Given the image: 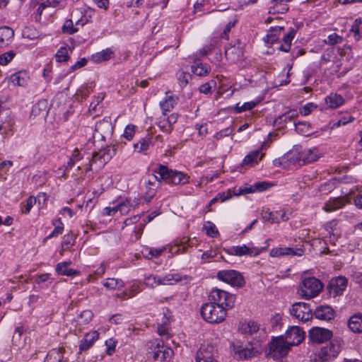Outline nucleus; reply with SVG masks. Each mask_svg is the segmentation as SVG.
Segmentation results:
<instances>
[{"label": "nucleus", "mask_w": 362, "mask_h": 362, "mask_svg": "<svg viewBox=\"0 0 362 362\" xmlns=\"http://www.w3.org/2000/svg\"><path fill=\"white\" fill-rule=\"evenodd\" d=\"M294 125L296 132L300 134L308 136L312 134V129L310 125L308 123L298 122L297 123L295 122Z\"/></svg>", "instance_id": "40"}, {"label": "nucleus", "mask_w": 362, "mask_h": 362, "mask_svg": "<svg viewBox=\"0 0 362 362\" xmlns=\"http://www.w3.org/2000/svg\"><path fill=\"white\" fill-rule=\"evenodd\" d=\"M348 325L352 332L355 333L362 332V314H356L351 317Z\"/></svg>", "instance_id": "26"}, {"label": "nucleus", "mask_w": 362, "mask_h": 362, "mask_svg": "<svg viewBox=\"0 0 362 362\" xmlns=\"http://www.w3.org/2000/svg\"><path fill=\"white\" fill-rule=\"evenodd\" d=\"M29 79V75L25 71H20L16 72L11 75L10 78L11 82L13 85L22 87H25L28 84Z\"/></svg>", "instance_id": "22"}, {"label": "nucleus", "mask_w": 362, "mask_h": 362, "mask_svg": "<svg viewBox=\"0 0 362 362\" xmlns=\"http://www.w3.org/2000/svg\"><path fill=\"white\" fill-rule=\"evenodd\" d=\"M113 130L111 119L110 117L104 118L96 123L93 138L104 141L112 135Z\"/></svg>", "instance_id": "8"}, {"label": "nucleus", "mask_w": 362, "mask_h": 362, "mask_svg": "<svg viewBox=\"0 0 362 362\" xmlns=\"http://www.w3.org/2000/svg\"><path fill=\"white\" fill-rule=\"evenodd\" d=\"M341 339H334L331 341L329 344L321 348L318 354L319 360L325 362L337 357L341 351Z\"/></svg>", "instance_id": "5"}, {"label": "nucleus", "mask_w": 362, "mask_h": 362, "mask_svg": "<svg viewBox=\"0 0 362 362\" xmlns=\"http://www.w3.org/2000/svg\"><path fill=\"white\" fill-rule=\"evenodd\" d=\"M322 284L315 277H308L303 280V286L298 293L302 297L310 299L317 296L322 291Z\"/></svg>", "instance_id": "3"}, {"label": "nucleus", "mask_w": 362, "mask_h": 362, "mask_svg": "<svg viewBox=\"0 0 362 362\" xmlns=\"http://www.w3.org/2000/svg\"><path fill=\"white\" fill-rule=\"evenodd\" d=\"M299 112L294 109L289 110L284 114L279 116L274 121V126L281 127L284 124L291 120L295 119L298 117Z\"/></svg>", "instance_id": "21"}, {"label": "nucleus", "mask_w": 362, "mask_h": 362, "mask_svg": "<svg viewBox=\"0 0 362 362\" xmlns=\"http://www.w3.org/2000/svg\"><path fill=\"white\" fill-rule=\"evenodd\" d=\"M104 98V95H98V97L95 98V101L92 102L90 104V106H89V111L90 112H92V111H95L96 110V107L99 105V103L103 100Z\"/></svg>", "instance_id": "64"}, {"label": "nucleus", "mask_w": 362, "mask_h": 362, "mask_svg": "<svg viewBox=\"0 0 362 362\" xmlns=\"http://www.w3.org/2000/svg\"><path fill=\"white\" fill-rule=\"evenodd\" d=\"M284 30L283 26H276L274 28H271L269 30L268 34L266 35L264 40L267 43H274L278 39V35H280L281 31Z\"/></svg>", "instance_id": "35"}, {"label": "nucleus", "mask_w": 362, "mask_h": 362, "mask_svg": "<svg viewBox=\"0 0 362 362\" xmlns=\"http://www.w3.org/2000/svg\"><path fill=\"white\" fill-rule=\"evenodd\" d=\"M266 249V247H254L252 246V244H250L249 245H243L240 246H233L227 250V252L230 255L240 257L244 255L255 257L259 255L263 250H265Z\"/></svg>", "instance_id": "9"}, {"label": "nucleus", "mask_w": 362, "mask_h": 362, "mask_svg": "<svg viewBox=\"0 0 362 362\" xmlns=\"http://www.w3.org/2000/svg\"><path fill=\"white\" fill-rule=\"evenodd\" d=\"M13 119L10 116H7L5 119H1L0 134L6 133L11 131L13 127Z\"/></svg>", "instance_id": "45"}, {"label": "nucleus", "mask_w": 362, "mask_h": 362, "mask_svg": "<svg viewBox=\"0 0 362 362\" xmlns=\"http://www.w3.org/2000/svg\"><path fill=\"white\" fill-rule=\"evenodd\" d=\"M361 24V20L359 18L356 19L351 26V31L355 34L354 38L356 40H359L361 38V35L360 33Z\"/></svg>", "instance_id": "51"}, {"label": "nucleus", "mask_w": 362, "mask_h": 362, "mask_svg": "<svg viewBox=\"0 0 362 362\" xmlns=\"http://www.w3.org/2000/svg\"><path fill=\"white\" fill-rule=\"evenodd\" d=\"M55 57L59 62H66L69 58L67 49L65 47H61L56 53Z\"/></svg>", "instance_id": "49"}, {"label": "nucleus", "mask_w": 362, "mask_h": 362, "mask_svg": "<svg viewBox=\"0 0 362 362\" xmlns=\"http://www.w3.org/2000/svg\"><path fill=\"white\" fill-rule=\"evenodd\" d=\"M347 284L348 281L344 276H338L332 279L329 284L331 292L333 293L334 296L341 295L346 288Z\"/></svg>", "instance_id": "16"}, {"label": "nucleus", "mask_w": 362, "mask_h": 362, "mask_svg": "<svg viewBox=\"0 0 362 362\" xmlns=\"http://www.w3.org/2000/svg\"><path fill=\"white\" fill-rule=\"evenodd\" d=\"M314 315L319 320H330L334 318L335 312L331 306L320 305L315 309Z\"/></svg>", "instance_id": "17"}, {"label": "nucleus", "mask_w": 362, "mask_h": 362, "mask_svg": "<svg viewBox=\"0 0 362 362\" xmlns=\"http://www.w3.org/2000/svg\"><path fill=\"white\" fill-rule=\"evenodd\" d=\"M217 277L232 286L242 288L245 284V281L242 274L235 270H222L217 273Z\"/></svg>", "instance_id": "6"}, {"label": "nucleus", "mask_w": 362, "mask_h": 362, "mask_svg": "<svg viewBox=\"0 0 362 362\" xmlns=\"http://www.w3.org/2000/svg\"><path fill=\"white\" fill-rule=\"evenodd\" d=\"M151 138L147 136L146 138H142L139 142L134 144V151L141 153L146 151L150 145Z\"/></svg>", "instance_id": "41"}, {"label": "nucleus", "mask_w": 362, "mask_h": 362, "mask_svg": "<svg viewBox=\"0 0 362 362\" xmlns=\"http://www.w3.org/2000/svg\"><path fill=\"white\" fill-rule=\"evenodd\" d=\"M62 30L64 33L69 35L74 34L78 30V28L74 26L72 20H66L62 27Z\"/></svg>", "instance_id": "48"}, {"label": "nucleus", "mask_w": 362, "mask_h": 362, "mask_svg": "<svg viewBox=\"0 0 362 362\" xmlns=\"http://www.w3.org/2000/svg\"><path fill=\"white\" fill-rule=\"evenodd\" d=\"M15 56V53L13 51H9L0 56V64L6 65L10 62Z\"/></svg>", "instance_id": "53"}, {"label": "nucleus", "mask_w": 362, "mask_h": 362, "mask_svg": "<svg viewBox=\"0 0 362 362\" xmlns=\"http://www.w3.org/2000/svg\"><path fill=\"white\" fill-rule=\"evenodd\" d=\"M317 106L315 104L312 103H308L305 105H304L302 108H300L298 112L303 115H308Z\"/></svg>", "instance_id": "57"}, {"label": "nucleus", "mask_w": 362, "mask_h": 362, "mask_svg": "<svg viewBox=\"0 0 362 362\" xmlns=\"http://www.w3.org/2000/svg\"><path fill=\"white\" fill-rule=\"evenodd\" d=\"M291 314L302 322L312 319L313 313L308 304L303 302L296 303L292 305Z\"/></svg>", "instance_id": "10"}, {"label": "nucleus", "mask_w": 362, "mask_h": 362, "mask_svg": "<svg viewBox=\"0 0 362 362\" xmlns=\"http://www.w3.org/2000/svg\"><path fill=\"white\" fill-rule=\"evenodd\" d=\"M216 349L212 345H202L196 354V362H217L215 359Z\"/></svg>", "instance_id": "13"}, {"label": "nucleus", "mask_w": 362, "mask_h": 362, "mask_svg": "<svg viewBox=\"0 0 362 362\" xmlns=\"http://www.w3.org/2000/svg\"><path fill=\"white\" fill-rule=\"evenodd\" d=\"M92 317L93 313L90 310H84L81 313L79 316V322L87 324L92 320Z\"/></svg>", "instance_id": "56"}, {"label": "nucleus", "mask_w": 362, "mask_h": 362, "mask_svg": "<svg viewBox=\"0 0 362 362\" xmlns=\"http://www.w3.org/2000/svg\"><path fill=\"white\" fill-rule=\"evenodd\" d=\"M290 346L283 337L274 338L269 344V354L274 358L278 359L286 356Z\"/></svg>", "instance_id": "7"}, {"label": "nucleus", "mask_w": 362, "mask_h": 362, "mask_svg": "<svg viewBox=\"0 0 362 362\" xmlns=\"http://www.w3.org/2000/svg\"><path fill=\"white\" fill-rule=\"evenodd\" d=\"M305 338V332L298 326L291 327L285 334L284 340L289 346L298 345Z\"/></svg>", "instance_id": "12"}, {"label": "nucleus", "mask_w": 362, "mask_h": 362, "mask_svg": "<svg viewBox=\"0 0 362 362\" xmlns=\"http://www.w3.org/2000/svg\"><path fill=\"white\" fill-rule=\"evenodd\" d=\"M107 346V354L111 356L115 351L116 341L112 339H110L105 341Z\"/></svg>", "instance_id": "58"}, {"label": "nucleus", "mask_w": 362, "mask_h": 362, "mask_svg": "<svg viewBox=\"0 0 362 362\" xmlns=\"http://www.w3.org/2000/svg\"><path fill=\"white\" fill-rule=\"evenodd\" d=\"M291 0H272L271 3L273 4L272 6L269 8V13H284L288 10V7L287 5H283L281 9L278 8V4H281L284 1H291Z\"/></svg>", "instance_id": "39"}, {"label": "nucleus", "mask_w": 362, "mask_h": 362, "mask_svg": "<svg viewBox=\"0 0 362 362\" xmlns=\"http://www.w3.org/2000/svg\"><path fill=\"white\" fill-rule=\"evenodd\" d=\"M326 44L329 45H335L342 42L343 37L337 33H332L327 37V40H324Z\"/></svg>", "instance_id": "50"}, {"label": "nucleus", "mask_w": 362, "mask_h": 362, "mask_svg": "<svg viewBox=\"0 0 362 362\" xmlns=\"http://www.w3.org/2000/svg\"><path fill=\"white\" fill-rule=\"evenodd\" d=\"M260 154V150H255L254 151L250 152L248 155H247L243 161V165H249L252 166L254 163H257L259 160H261L264 154H262L259 158Z\"/></svg>", "instance_id": "32"}, {"label": "nucleus", "mask_w": 362, "mask_h": 362, "mask_svg": "<svg viewBox=\"0 0 362 362\" xmlns=\"http://www.w3.org/2000/svg\"><path fill=\"white\" fill-rule=\"evenodd\" d=\"M209 298L212 303L222 307L227 312L234 306L235 296L223 290L215 288L211 291Z\"/></svg>", "instance_id": "2"}, {"label": "nucleus", "mask_w": 362, "mask_h": 362, "mask_svg": "<svg viewBox=\"0 0 362 362\" xmlns=\"http://www.w3.org/2000/svg\"><path fill=\"white\" fill-rule=\"evenodd\" d=\"M178 100V97L174 95H166L165 99L160 102V107L163 112V114L165 115L166 112L170 111L177 103Z\"/></svg>", "instance_id": "29"}, {"label": "nucleus", "mask_w": 362, "mask_h": 362, "mask_svg": "<svg viewBox=\"0 0 362 362\" xmlns=\"http://www.w3.org/2000/svg\"><path fill=\"white\" fill-rule=\"evenodd\" d=\"M204 229L206 233L211 237H215L218 234V230H216L215 225L210 221H208L204 225Z\"/></svg>", "instance_id": "54"}, {"label": "nucleus", "mask_w": 362, "mask_h": 362, "mask_svg": "<svg viewBox=\"0 0 362 362\" xmlns=\"http://www.w3.org/2000/svg\"><path fill=\"white\" fill-rule=\"evenodd\" d=\"M71 262H63L59 263L56 266V272L59 275H66L68 276H74L78 275L79 272L73 269H69Z\"/></svg>", "instance_id": "24"}, {"label": "nucleus", "mask_w": 362, "mask_h": 362, "mask_svg": "<svg viewBox=\"0 0 362 362\" xmlns=\"http://www.w3.org/2000/svg\"><path fill=\"white\" fill-rule=\"evenodd\" d=\"M63 348L51 350L46 357V362H62L63 359Z\"/></svg>", "instance_id": "37"}, {"label": "nucleus", "mask_w": 362, "mask_h": 362, "mask_svg": "<svg viewBox=\"0 0 362 362\" xmlns=\"http://www.w3.org/2000/svg\"><path fill=\"white\" fill-rule=\"evenodd\" d=\"M225 54L228 60L235 62L239 60L242 54V51L239 47L233 46L226 50Z\"/></svg>", "instance_id": "36"}, {"label": "nucleus", "mask_w": 362, "mask_h": 362, "mask_svg": "<svg viewBox=\"0 0 362 362\" xmlns=\"http://www.w3.org/2000/svg\"><path fill=\"white\" fill-rule=\"evenodd\" d=\"M104 286L109 289H117L122 288L124 283L120 279L109 278L104 283Z\"/></svg>", "instance_id": "44"}, {"label": "nucleus", "mask_w": 362, "mask_h": 362, "mask_svg": "<svg viewBox=\"0 0 362 362\" xmlns=\"http://www.w3.org/2000/svg\"><path fill=\"white\" fill-rule=\"evenodd\" d=\"M192 79V76L189 73L182 71L178 76V82L181 88L185 87L189 81Z\"/></svg>", "instance_id": "47"}, {"label": "nucleus", "mask_w": 362, "mask_h": 362, "mask_svg": "<svg viewBox=\"0 0 362 362\" xmlns=\"http://www.w3.org/2000/svg\"><path fill=\"white\" fill-rule=\"evenodd\" d=\"M165 250V247H164L160 249L146 248L144 251H142V254L146 258L151 259L153 257L160 256Z\"/></svg>", "instance_id": "46"}, {"label": "nucleus", "mask_w": 362, "mask_h": 362, "mask_svg": "<svg viewBox=\"0 0 362 362\" xmlns=\"http://www.w3.org/2000/svg\"><path fill=\"white\" fill-rule=\"evenodd\" d=\"M349 201V199L346 196L339 197L330 199L325 204L323 209L326 212H331L342 208Z\"/></svg>", "instance_id": "19"}, {"label": "nucleus", "mask_w": 362, "mask_h": 362, "mask_svg": "<svg viewBox=\"0 0 362 362\" xmlns=\"http://www.w3.org/2000/svg\"><path fill=\"white\" fill-rule=\"evenodd\" d=\"M232 348L234 353L240 359H247L254 356V349L252 347L243 346L239 342L233 343Z\"/></svg>", "instance_id": "18"}, {"label": "nucleus", "mask_w": 362, "mask_h": 362, "mask_svg": "<svg viewBox=\"0 0 362 362\" xmlns=\"http://www.w3.org/2000/svg\"><path fill=\"white\" fill-rule=\"evenodd\" d=\"M233 195H235L234 191L232 192L230 189H228V191L224 192L223 193L218 194V199L221 202H225L226 200L230 199L233 197Z\"/></svg>", "instance_id": "60"}, {"label": "nucleus", "mask_w": 362, "mask_h": 362, "mask_svg": "<svg viewBox=\"0 0 362 362\" xmlns=\"http://www.w3.org/2000/svg\"><path fill=\"white\" fill-rule=\"evenodd\" d=\"M337 226V221L333 220L326 225V228L330 234V240L335 241L339 237V233L334 227Z\"/></svg>", "instance_id": "43"}, {"label": "nucleus", "mask_w": 362, "mask_h": 362, "mask_svg": "<svg viewBox=\"0 0 362 362\" xmlns=\"http://www.w3.org/2000/svg\"><path fill=\"white\" fill-rule=\"evenodd\" d=\"M158 173L163 180H169L174 185H185L189 182V177L180 171H173L168 167L160 165Z\"/></svg>", "instance_id": "4"}, {"label": "nucleus", "mask_w": 362, "mask_h": 362, "mask_svg": "<svg viewBox=\"0 0 362 362\" xmlns=\"http://www.w3.org/2000/svg\"><path fill=\"white\" fill-rule=\"evenodd\" d=\"M113 52L110 49H106L93 55V59L97 63H100L111 59L113 56Z\"/></svg>", "instance_id": "38"}, {"label": "nucleus", "mask_w": 362, "mask_h": 362, "mask_svg": "<svg viewBox=\"0 0 362 362\" xmlns=\"http://www.w3.org/2000/svg\"><path fill=\"white\" fill-rule=\"evenodd\" d=\"M182 279L179 277L178 274H168L165 276L163 279L157 276L151 275L146 278L145 284L147 286L155 287L161 284H173L174 282H179L182 281Z\"/></svg>", "instance_id": "11"}, {"label": "nucleus", "mask_w": 362, "mask_h": 362, "mask_svg": "<svg viewBox=\"0 0 362 362\" xmlns=\"http://www.w3.org/2000/svg\"><path fill=\"white\" fill-rule=\"evenodd\" d=\"M165 349V347L163 346V345H160V344L158 342L157 344H156V346L155 347V351L153 353V358L154 359L156 360H160V356H161L162 354H163V349Z\"/></svg>", "instance_id": "63"}, {"label": "nucleus", "mask_w": 362, "mask_h": 362, "mask_svg": "<svg viewBox=\"0 0 362 362\" xmlns=\"http://www.w3.org/2000/svg\"><path fill=\"white\" fill-rule=\"evenodd\" d=\"M53 224L55 226L54 230L52 232L51 234H49L48 236H47L44 239V242L47 241L48 239H49L51 238L57 237L59 234L62 233V232L64 230V225H63L62 222L61 221V219H57V220L53 221Z\"/></svg>", "instance_id": "42"}, {"label": "nucleus", "mask_w": 362, "mask_h": 362, "mask_svg": "<svg viewBox=\"0 0 362 362\" xmlns=\"http://www.w3.org/2000/svg\"><path fill=\"white\" fill-rule=\"evenodd\" d=\"M135 128L136 127L133 124H128L124 132L123 136L127 140H132L135 134Z\"/></svg>", "instance_id": "55"}, {"label": "nucleus", "mask_w": 362, "mask_h": 362, "mask_svg": "<svg viewBox=\"0 0 362 362\" xmlns=\"http://www.w3.org/2000/svg\"><path fill=\"white\" fill-rule=\"evenodd\" d=\"M334 187V182L333 181H329L327 182H325V184L322 185L320 186V191L327 192H331Z\"/></svg>", "instance_id": "61"}, {"label": "nucleus", "mask_w": 362, "mask_h": 362, "mask_svg": "<svg viewBox=\"0 0 362 362\" xmlns=\"http://www.w3.org/2000/svg\"><path fill=\"white\" fill-rule=\"evenodd\" d=\"M259 325L254 321H249L247 322H243L240 326V330L247 334L252 335L256 333L259 330Z\"/></svg>", "instance_id": "33"}, {"label": "nucleus", "mask_w": 362, "mask_h": 362, "mask_svg": "<svg viewBox=\"0 0 362 362\" xmlns=\"http://www.w3.org/2000/svg\"><path fill=\"white\" fill-rule=\"evenodd\" d=\"M201 315L207 322L218 324L224 321L227 312L224 308L216 305L211 302L205 303L201 308Z\"/></svg>", "instance_id": "1"}, {"label": "nucleus", "mask_w": 362, "mask_h": 362, "mask_svg": "<svg viewBox=\"0 0 362 362\" xmlns=\"http://www.w3.org/2000/svg\"><path fill=\"white\" fill-rule=\"evenodd\" d=\"M138 204L139 202L136 199L132 201L131 199H126L124 201L117 205V209L121 214H127Z\"/></svg>", "instance_id": "27"}, {"label": "nucleus", "mask_w": 362, "mask_h": 362, "mask_svg": "<svg viewBox=\"0 0 362 362\" xmlns=\"http://www.w3.org/2000/svg\"><path fill=\"white\" fill-rule=\"evenodd\" d=\"M162 351H163V354H162L161 356H160V361H165L168 358H170L173 355V350L168 347H165V349H163Z\"/></svg>", "instance_id": "62"}, {"label": "nucleus", "mask_w": 362, "mask_h": 362, "mask_svg": "<svg viewBox=\"0 0 362 362\" xmlns=\"http://www.w3.org/2000/svg\"><path fill=\"white\" fill-rule=\"evenodd\" d=\"M317 150L316 148L305 149L300 154V159L304 163H312L317 160Z\"/></svg>", "instance_id": "30"}, {"label": "nucleus", "mask_w": 362, "mask_h": 362, "mask_svg": "<svg viewBox=\"0 0 362 362\" xmlns=\"http://www.w3.org/2000/svg\"><path fill=\"white\" fill-rule=\"evenodd\" d=\"M303 250L298 249L296 251H294L293 248L291 247H279V248H273L270 252V255L272 257H279L282 255H303Z\"/></svg>", "instance_id": "25"}, {"label": "nucleus", "mask_w": 362, "mask_h": 362, "mask_svg": "<svg viewBox=\"0 0 362 362\" xmlns=\"http://www.w3.org/2000/svg\"><path fill=\"white\" fill-rule=\"evenodd\" d=\"M35 203H36V198L33 196H30L28 199L25 209H23V211L25 214H28L30 212V209H32V207L33 206V205L35 204Z\"/></svg>", "instance_id": "59"}, {"label": "nucleus", "mask_w": 362, "mask_h": 362, "mask_svg": "<svg viewBox=\"0 0 362 362\" xmlns=\"http://www.w3.org/2000/svg\"><path fill=\"white\" fill-rule=\"evenodd\" d=\"M13 30L7 26L0 28V49L7 47L13 40Z\"/></svg>", "instance_id": "20"}, {"label": "nucleus", "mask_w": 362, "mask_h": 362, "mask_svg": "<svg viewBox=\"0 0 362 362\" xmlns=\"http://www.w3.org/2000/svg\"><path fill=\"white\" fill-rule=\"evenodd\" d=\"M191 70L199 76H204L209 74L211 69L206 64L196 63L191 66Z\"/></svg>", "instance_id": "34"}, {"label": "nucleus", "mask_w": 362, "mask_h": 362, "mask_svg": "<svg viewBox=\"0 0 362 362\" xmlns=\"http://www.w3.org/2000/svg\"><path fill=\"white\" fill-rule=\"evenodd\" d=\"M257 103L255 102H247L245 103L244 104L240 105L239 103H238L235 106V110L237 112H242L246 110H252L253 107L256 106Z\"/></svg>", "instance_id": "52"}, {"label": "nucleus", "mask_w": 362, "mask_h": 362, "mask_svg": "<svg viewBox=\"0 0 362 362\" xmlns=\"http://www.w3.org/2000/svg\"><path fill=\"white\" fill-rule=\"evenodd\" d=\"M295 35H296L295 30L293 28H291L289 32L284 37V38H283L284 44L280 45L279 49L283 52H288L291 49V42H292Z\"/></svg>", "instance_id": "31"}, {"label": "nucleus", "mask_w": 362, "mask_h": 362, "mask_svg": "<svg viewBox=\"0 0 362 362\" xmlns=\"http://www.w3.org/2000/svg\"><path fill=\"white\" fill-rule=\"evenodd\" d=\"M325 101L329 107L335 109L344 104V100L340 95L332 93L326 97Z\"/></svg>", "instance_id": "28"}, {"label": "nucleus", "mask_w": 362, "mask_h": 362, "mask_svg": "<svg viewBox=\"0 0 362 362\" xmlns=\"http://www.w3.org/2000/svg\"><path fill=\"white\" fill-rule=\"evenodd\" d=\"M309 337L314 342L322 343L332 338V332L327 329L314 327L310 329Z\"/></svg>", "instance_id": "14"}, {"label": "nucleus", "mask_w": 362, "mask_h": 362, "mask_svg": "<svg viewBox=\"0 0 362 362\" xmlns=\"http://www.w3.org/2000/svg\"><path fill=\"white\" fill-rule=\"evenodd\" d=\"M99 334L96 331H92L87 333L79 344L81 351L88 350L92 346L93 343L98 339Z\"/></svg>", "instance_id": "23"}, {"label": "nucleus", "mask_w": 362, "mask_h": 362, "mask_svg": "<svg viewBox=\"0 0 362 362\" xmlns=\"http://www.w3.org/2000/svg\"><path fill=\"white\" fill-rule=\"evenodd\" d=\"M115 149L110 146L101 149L98 152H95L93 154L92 159L90 161V164L93 163H99L100 165L105 164L115 154Z\"/></svg>", "instance_id": "15"}]
</instances>
